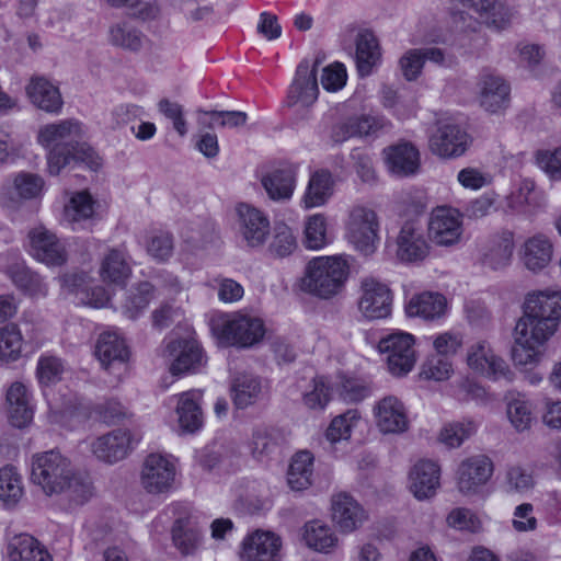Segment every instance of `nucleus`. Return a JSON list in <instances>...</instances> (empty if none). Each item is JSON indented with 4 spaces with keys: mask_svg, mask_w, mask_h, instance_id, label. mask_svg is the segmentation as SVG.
Returning <instances> with one entry per match:
<instances>
[{
    "mask_svg": "<svg viewBox=\"0 0 561 561\" xmlns=\"http://www.w3.org/2000/svg\"><path fill=\"white\" fill-rule=\"evenodd\" d=\"M30 479L49 497L65 494L76 504H83L93 495L89 478L78 471L59 450L34 454L31 458Z\"/></svg>",
    "mask_w": 561,
    "mask_h": 561,
    "instance_id": "f257e3e1",
    "label": "nucleus"
},
{
    "mask_svg": "<svg viewBox=\"0 0 561 561\" xmlns=\"http://www.w3.org/2000/svg\"><path fill=\"white\" fill-rule=\"evenodd\" d=\"M81 135V124L75 119L39 127L37 142L47 150V171L50 175H58L71 161L83 162L93 170L100 168L101 161L94 150L85 144H78Z\"/></svg>",
    "mask_w": 561,
    "mask_h": 561,
    "instance_id": "f03ea898",
    "label": "nucleus"
},
{
    "mask_svg": "<svg viewBox=\"0 0 561 561\" xmlns=\"http://www.w3.org/2000/svg\"><path fill=\"white\" fill-rule=\"evenodd\" d=\"M348 273L344 255L317 256L306 266L300 288L318 298L330 299L342 291Z\"/></svg>",
    "mask_w": 561,
    "mask_h": 561,
    "instance_id": "7ed1b4c3",
    "label": "nucleus"
},
{
    "mask_svg": "<svg viewBox=\"0 0 561 561\" xmlns=\"http://www.w3.org/2000/svg\"><path fill=\"white\" fill-rule=\"evenodd\" d=\"M523 313L515 325L512 360L522 369L538 366L546 353L547 342L557 332L556 328Z\"/></svg>",
    "mask_w": 561,
    "mask_h": 561,
    "instance_id": "20e7f679",
    "label": "nucleus"
},
{
    "mask_svg": "<svg viewBox=\"0 0 561 561\" xmlns=\"http://www.w3.org/2000/svg\"><path fill=\"white\" fill-rule=\"evenodd\" d=\"M213 332L226 345L247 348L263 340L265 325L260 317L239 310L222 316L213 324Z\"/></svg>",
    "mask_w": 561,
    "mask_h": 561,
    "instance_id": "39448f33",
    "label": "nucleus"
},
{
    "mask_svg": "<svg viewBox=\"0 0 561 561\" xmlns=\"http://www.w3.org/2000/svg\"><path fill=\"white\" fill-rule=\"evenodd\" d=\"M176 476V458L170 454L153 451L144 458L138 482L141 490L149 495H165L174 490Z\"/></svg>",
    "mask_w": 561,
    "mask_h": 561,
    "instance_id": "423d86ee",
    "label": "nucleus"
},
{
    "mask_svg": "<svg viewBox=\"0 0 561 561\" xmlns=\"http://www.w3.org/2000/svg\"><path fill=\"white\" fill-rule=\"evenodd\" d=\"M346 238L360 254H374L380 241L379 220L375 210L365 206H354L346 224Z\"/></svg>",
    "mask_w": 561,
    "mask_h": 561,
    "instance_id": "0eeeda50",
    "label": "nucleus"
},
{
    "mask_svg": "<svg viewBox=\"0 0 561 561\" xmlns=\"http://www.w3.org/2000/svg\"><path fill=\"white\" fill-rule=\"evenodd\" d=\"M414 344V336L403 331H393L380 339L378 350L385 355L391 375L405 376L414 368L416 363Z\"/></svg>",
    "mask_w": 561,
    "mask_h": 561,
    "instance_id": "6e6552de",
    "label": "nucleus"
},
{
    "mask_svg": "<svg viewBox=\"0 0 561 561\" xmlns=\"http://www.w3.org/2000/svg\"><path fill=\"white\" fill-rule=\"evenodd\" d=\"M465 232L462 214L450 206L435 207L427 220V239L439 248H451L462 241Z\"/></svg>",
    "mask_w": 561,
    "mask_h": 561,
    "instance_id": "1a4fd4ad",
    "label": "nucleus"
},
{
    "mask_svg": "<svg viewBox=\"0 0 561 561\" xmlns=\"http://www.w3.org/2000/svg\"><path fill=\"white\" fill-rule=\"evenodd\" d=\"M466 364L472 374L490 380H499L511 375L506 360L485 340L468 345Z\"/></svg>",
    "mask_w": 561,
    "mask_h": 561,
    "instance_id": "9d476101",
    "label": "nucleus"
},
{
    "mask_svg": "<svg viewBox=\"0 0 561 561\" xmlns=\"http://www.w3.org/2000/svg\"><path fill=\"white\" fill-rule=\"evenodd\" d=\"M371 414L376 428L382 435H401L410 430L409 409L396 396H386L376 401Z\"/></svg>",
    "mask_w": 561,
    "mask_h": 561,
    "instance_id": "9b49d317",
    "label": "nucleus"
},
{
    "mask_svg": "<svg viewBox=\"0 0 561 561\" xmlns=\"http://www.w3.org/2000/svg\"><path fill=\"white\" fill-rule=\"evenodd\" d=\"M140 436L128 428H116L94 439L92 454L101 461L116 463L125 459L138 445Z\"/></svg>",
    "mask_w": 561,
    "mask_h": 561,
    "instance_id": "f8f14e48",
    "label": "nucleus"
},
{
    "mask_svg": "<svg viewBox=\"0 0 561 561\" xmlns=\"http://www.w3.org/2000/svg\"><path fill=\"white\" fill-rule=\"evenodd\" d=\"M330 516L337 530L344 535L359 530L369 519L367 510L346 492L331 496Z\"/></svg>",
    "mask_w": 561,
    "mask_h": 561,
    "instance_id": "ddd939ff",
    "label": "nucleus"
},
{
    "mask_svg": "<svg viewBox=\"0 0 561 561\" xmlns=\"http://www.w3.org/2000/svg\"><path fill=\"white\" fill-rule=\"evenodd\" d=\"M392 308V291L389 286L374 276H366L360 282L358 309L369 320L385 319Z\"/></svg>",
    "mask_w": 561,
    "mask_h": 561,
    "instance_id": "4468645a",
    "label": "nucleus"
},
{
    "mask_svg": "<svg viewBox=\"0 0 561 561\" xmlns=\"http://www.w3.org/2000/svg\"><path fill=\"white\" fill-rule=\"evenodd\" d=\"M30 254L48 267H58L68 260L66 244L57 234L44 226L34 227L28 232Z\"/></svg>",
    "mask_w": 561,
    "mask_h": 561,
    "instance_id": "2eb2a0df",
    "label": "nucleus"
},
{
    "mask_svg": "<svg viewBox=\"0 0 561 561\" xmlns=\"http://www.w3.org/2000/svg\"><path fill=\"white\" fill-rule=\"evenodd\" d=\"M4 399L10 424L18 428L28 426L35 413L32 386L21 380L12 381L5 389Z\"/></svg>",
    "mask_w": 561,
    "mask_h": 561,
    "instance_id": "dca6fc26",
    "label": "nucleus"
},
{
    "mask_svg": "<svg viewBox=\"0 0 561 561\" xmlns=\"http://www.w3.org/2000/svg\"><path fill=\"white\" fill-rule=\"evenodd\" d=\"M282 538L270 530L256 529L241 541L240 561H279Z\"/></svg>",
    "mask_w": 561,
    "mask_h": 561,
    "instance_id": "f3484780",
    "label": "nucleus"
},
{
    "mask_svg": "<svg viewBox=\"0 0 561 561\" xmlns=\"http://www.w3.org/2000/svg\"><path fill=\"white\" fill-rule=\"evenodd\" d=\"M494 466L485 455L463 459L457 469V488L462 494H477L491 479Z\"/></svg>",
    "mask_w": 561,
    "mask_h": 561,
    "instance_id": "a211bd4d",
    "label": "nucleus"
},
{
    "mask_svg": "<svg viewBox=\"0 0 561 561\" xmlns=\"http://www.w3.org/2000/svg\"><path fill=\"white\" fill-rule=\"evenodd\" d=\"M238 229L242 241L249 248H261L271 232V222L262 210L249 205L237 206Z\"/></svg>",
    "mask_w": 561,
    "mask_h": 561,
    "instance_id": "6ab92c4d",
    "label": "nucleus"
},
{
    "mask_svg": "<svg viewBox=\"0 0 561 561\" xmlns=\"http://www.w3.org/2000/svg\"><path fill=\"white\" fill-rule=\"evenodd\" d=\"M468 146V134L453 122H440L430 138L432 152L442 158L460 157L466 152Z\"/></svg>",
    "mask_w": 561,
    "mask_h": 561,
    "instance_id": "aec40b11",
    "label": "nucleus"
},
{
    "mask_svg": "<svg viewBox=\"0 0 561 561\" xmlns=\"http://www.w3.org/2000/svg\"><path fill=\"white\" fill-rule=\"evenodd\" d=\"M553 252L551 238L543 232H537L524 239L517 254L527 271L539 273L549 266Z\"/></svg>",
    "mask_w": 561,
    "mask_h": 561,
    "instance_id": "412c9836",
    "label": "nucleus"
},
{
    "mask_svg": "<svg viewBox=\"0 0 561 561\" xmlns=\"http://www.w3.org/2000/svg\"><path fill=\"white\" fill-rule=\"evenodd\" d=\"M477 88L479 103L485 111L497 113L507 107L511 87L502 76L483 71L479 76Z\"/></svg>",
    "mask_w": 561,
    "mask_h": 561,
    "instance_id": "4be33fe9",
    "label": "nucleus"
},
{
    "mask_svg": "<svg viewBox=\"0 0 561 561\" xmlns=\"http://www.w3.org/2000/svg\"><path fill=\"white\" fill-rule=\"evenodd\" d=\"M453 3L472 10L486 27L494 31L508 28L516 15L514 8L500 0H450Z\"/></svg>",
    "mask_w": 561,
    "mask_h": 561,
    "instance_id": "5701e85b",
    "label": "nucleus"
},
{
    "mask_svg": "<svg viewBox=\"0 0 561 561\" xmlns=\"http://www.w3.org/2000/svg\"><path fill=\"white\" fill-rule=\"evenodd\" d=\"M397 259L405 263L423 261L430 253V245L424 238L422 227L416 221L402 225L396 239Z\"/></svg>",
    "mask_w": 561,
    "mask_h": 561,
    "instance_id": "b1692460",
    "label": "nucleus"
},
{
    "mask_svg": "<svg viewBox=\"0 0 561 561\" xmlns=\"http://www.w3.org/2000/svg\"><path fill=\"white\" fill-rule=\"evenodd\" d=\"M318 94L316 68L308 60H302L288 88L287 104L288 106L308 107L317 101Z\"/></svg>",
    "mask_w": 561,
    "mask_h": 561,
    "instance_id": "393cba45",
    "label": "nucleus"
},
{
    "mask_svg": "<svg viewBox=\"0 0 561 561\" xmlns=\"http://www.w3.org/2000/svg\"><path fill=\"white\" fill-rule=\"evenodd\" d=\"M301 543L309 550L321 553H334L341 547V539L337 533L322 519H310L306 522L300 530Z\"/></svg>",
    "mask_w": 561,
    "mask_h": 561,
    "instance_id": "a878e982",
    "label": "nucleus"
},
{
    "mask_svg": "<svg viewBox=\"0 0 561 561\" xmlns=\"http://www.w3.org/2000/svg\"><path fill=\"white\" fill-rule=\"evenodd\" d=\"M440 486V468L432 460H420L409 471L408 489L419 501L430 500Z\"/></svg>",
    "mask_w": 561,
    "mask_h": 561,
    "instance_id": "bb28decb",
    "label": "nucleus"
},
{
    "mask_svg": "<svg viewBox=\"0 0 561 561\" xmlns=\"http://www.w3.org/2000/svg\"><path fill=\"white\" fill-rule=\"evenodd\" d=\"M524 313L558 330L561 318V293L542 290L528 294L524 304Z\"/></svg>",
    "mask_w": 561,
    "mask_h": 561,
    "instance_id": "cd10ccee",
    "label": "nucleus"
},
{
    "mask_svg": "<svg viewBox=\"0 0 561 561\" xmlns=\"http://www.w3.org/2000/svg\"><path fill=\"white\" fill-rule=\"evenodd\" d=\"M382 159L387 171L399 178L416 173L420 167V152L408 141L397 142L382 150Z\"/></svg>",
    "mask_w": 561,
    "mask_h": 561,
    "instance_id": "c85d7f7f",
    "label": "nucleus"
},
{
    "mask_svg": "<svg viewBox=\"0 0 561 561\" xmlns=\"http://www.w3.org/2000/svg\"><path fill=\"white\" fill-rule=\"evenodd\" d=\"M173 375L196 371L204 364L202 348L193 337L172 340L167 345Z\"/></svg>",
    "mask_w": 561,
    "mask_h": 561,
    "instance_id": "c756f323",
    "label": "nucleus"
},
{
    "mask_svg": "<svg viewBox=\"0 0 561 561\" xmlns=\"http://www.w3.org/2000/svg\"><path fill=\"white\" fill-rule=\"evenodd\" d=\"M389 125L390 123L383 117L371 115L351 116L332 128L331 137L334 142H344L353 137L375 135Z\"/></svg>",
    "mask_w": 561,
    "mask_h": 561,
    "instance_id": "7c9ffc66",
    "label": "nucleus"
},
{
    "mask_svg": "<svg viewBox=\"0 0 561 561\" xmlns=\"http://www.w3.org/2000/svg\"><path fill=\"white\" fill-rule=\"evenodd\" d=\"M514 250L513 231L502 230L489 239L482 254V265L492 271H502L512 263Z\"/></svg>",
    "mask_w": 561,
    "mask_h": 561,
    "instance_id": "2f4dec72",
    "label": "nucleus"
},
{
    "mask_svg": "<svg viewBox=\"0 0 561 561\" xmlns=\"http://www.w3.org/2000/svg\"><path fill=\"white\" fill-rule=\"evenodd\" d=\"M91 277L83 272H73L60 277L61 286L79 297V300L93 308L106 307L110 301V295L105 288L96 286L89 287Z\"/></svg>",
    "mask_w": 561,
    "mask_h": 561,
    "instance_id": "473e14b6",
    "label": "nucleus"
},
{
    "mask_svg": "<svg viewBox=\"0 0 561 561\" xmlns=\"http://www.w3.org/2000/svg\"><path fill=\"white\" fill-rule=\"evenodd\" d=\"M31 103L49 114H59L64 101L59 88L45 77H33L26 85Z\"/></svg>",
    "mask_w": 561,
    "mask_h": 561,
    "instance_id": "72a5a7b5",
    "label": "nucleus"
},
{
    "mask_svg": "<svg viewBox=\"0 0 561 561\" xmlns=\"http://www.w3.org/2000/svg\"><path fill=\"white\" fill-rule=\"evenodd\" d=\"M199 390H188L178 396L176 415L179 427L185 433H194L203 426V412Z\"/></svg>",
    "mask_w": 561,
    "mask_h": 561,
    "instance_id": "f704fd0d",
    "label": "nucleus"
},
{
    "mask_svg": "<svg viewBox=\"0 0 561 561\" xmlns=\"http://www.w3.org/2000/svg\"><path fill=\"white\" fill-rule=\"evenodd\" d=\"M546 197L536 183L530 179H523L517 187L506 197V207L519 214H529L542 207Z\"/></svg>",
    "mask_w": 561,
    "mask_h": 561,
    "instance_id": "c9c22d12",
    "label": "nucleus"
},
{
    "mask_svg": "<svg viewBox=\"0 0 561 561\" xmlns=\"http://www.w3.org/2000/svg\"><path fill=\"white\" fill-rule=\"evenodd\" d=\"M405 310L409 317L437 320L447 314L448 302L442 294L425 291L414 295L407 304Z\"/></svg>",
    "mask_w": 561,
    "mask_h": 561,
    "instance_id": "e433bc0d",
    "label": "nucleus"
},
{
    "mask_svg": "<svg viewBox=\"0 0 561 561\" xmlns=\"http://www.w3.org/2000/svg\"><path fill=\"white\" fill-rule=\"evenodd\" d=\"M128 355L125 340L118 333L107 331L100 334L95 345V356L105 369L116 364L123 365L128 359Z\"/></svg>",
    "mask_w": 561,
    "mask_h": 561,
    "instance_id": "4c0bfd02",
    "label": "nucleus"
},
{
    "mask_svg": "<svg viewBox=\"0 0 561 561\" xmlns=\"http://www.w3.org/2000/svg\"><path fill=\"white\" fill-rule=\"evenodd\" d=\"M334 192V180L330 171H314L309 179L301 203L304 208L321 207L328 203Z\"/></svg>",
    "mask_w": 561,
    "mask_h": 561,
    "instance_id": "58836bf2",
    "label": "nucleus"
},
{
    "mask_svg": "<svg viewBox=\"0 0 561 561\" xmlns=\"http://www.w3.org/2000/svg\"><path fill=\"white\" fill-rule=\"evenodd\" d=\"M262 185L273 201H288L296 187V169L285 167L276 169L262 178Z\"/></svg>",
    "mask_w": 561,
    "mask_h": 561,
    "instance_id": "ea45409f",
    "label": "nucleus"
},
{
    "mask_svg": "<svg viewBox=\"0 0 561 561\" xmlns=\"http://www.w3.org/2000/svg\"><path fill=\"white\" fill-rule=\"evenodd\" d=\"M5 273L12 283L25 295L36 299L47 296V284L41 275L31 271L24 263L16 262L12 264Z\"/></svg>",
    "mask_w": 561,
    "mask_h": 561,
    "instance_id": "a19ab883",
    "label": "nucleus"
},
{
    "mask_svg": "<svg viewBox=\"0 0 561 561\" xmlns=\"http://www.w3.org/2000/svg\"><path fill=\"white\" fill-rule=\"evenodd\" d=\"M506 417L517 433L529 431L535 422L534 408L523 393H510L505 398Z\"/></svg>",
    "mask_w": 561,
    "mask_h": 561,
    "instance_id": "79ce46f5",
    "label": "nucleus"
},
{
    "mask_svg": "<svg viewBox=\"0 0 561 561\" xmlns=\"http://www.w3.org/2000/svg\"><path fill=\"white\" fill-rule=\"evenodd\" d=\"M356 66L362 77L369 76L380 64L381 53L376 36L369 31L358 33L356 37Z\"/></svg>",
    "mask_w": 561,
    "mask_h": 561,
    "instance_id": "37998d69",
    "label": "nucleus"
},
{
    "mask_svg": "<svg viewBox=\"0 0 561 561\" xmlns=\"http://www.w3.org/2000/svg\"><path fill=\"white\" fill-rule=\"evenodd\" d=\"M174 546L182 554H193L203 545V534L191 517H179L172 528Z\"/></svg>",
    "mask_w": 561,
    "mask_h": 561,
    "instance_id": "c03bdc74",
    "label": "nucleus"
},
{
    "mask_svg": "<svg viewBox=\"0 0 561 561\" xmlns=\"http://www.w3.org/2000/svg\"><path fill=\"white\" fill-rule=\"evenodd\" d=\"M25 494L23 477L14 466L0 468V503L5 507H15Z\"/></svg>",
    "mask_w": 561,
    "mask_h": 561,
    "instance_id": "a18cd8bd",
    "label": "nucleus"
},
{
    "mask_svg": "<svg viewBox=\"0 0 561 561\" xmlns=\"http://www.w3.org/2000/svg\"><path fill=\"white\" fill-rule=\"evenodd\" d=\"M8 556L10 561H51L47 549L30 535L14 537L9 545Z\"/></svg>",
    "mask_w": 561,
    "mask_h": 561,
    "instance_id": "49530a36",
    "label": "nucleus"
},
{
    "mask_svg": "<svg viewBox=\"0 0 561 561\" xmlns=\"http://www.w3.org/2000/svg\"><path fill=\"white\" fill-rule=\"evenodd\" d=\"M100 276L104 283L123 286L130 276L131 270L123 251L112 249L103 257Z\"/></svg>",
    "mask_w": 561,
    "mask_h": 561,
    "instance_id": "de8ad7c7",
    "label": "nucleus"
},
{
    "mask_svg": "<svg viewBox=\"0 0 561 561\" xmlns=\"http://www.w3.org/2000/svg\"><path fill=\"white\" fill-rule=\"evenodd\" d=\"M94 204L95 202L88 192L73 194L69 203L65 206V221L70 225L72 230L83 228L84 224L94 216Z\"/></svg>",
    "mask_w": 561,
    "mask_h": 561,
    "instance_id": "09e8293b",
    "label": "nucleus"
},
{
    "mask_svg": "<svg viewBox=\"0 0 561 561\" xmlns=\"http://www.w3.org/2000/svg\"><path fill=\"white\" fill-rule=\"evenodd\" d=\"M263 393L261 380L250 374L238 376L231 386V397L233 404L238 409H245L254 404Z\"/></svg>",
    "mask_w": 561,
    "mask_h": 561,
    "instance_id": "8fccbe9b",
    "label": "nucleus"
},
{
    "mask_svg": "<svg viewBox=\"0 0 561 561\" xmlns=\"http://www.w3.org/2000/svg\"><path fill=\"white\" fill-rule=\"evenodd\" d=\"M360 423L362 413L357 409H350L331 420L325 430V438L331 444L347 442Z\"/></svg>",
    "mask_w": 561,
    "mask_h": 561,
    "instance_id": "3c124183",
    "label": "nucleus"
},
{
    "mask_svg": "<svg viewBox=\"0 0 561 561\" xmlns=\"http://www.w3.org/2000/svg\"><path fill=\"white\" fill-rule=\"evenodd\" d=\"M460 18L468 19L469 24L457 36L454 47L462 56L479 55L486 45V37L477 31L479 22L476 19L468 13H461Z\"/></svg>",
    "mask_w": 561,
    "mask_h": 561,
    "instance_id": "603ef678",
    "label": "nucleus"
},
{
    "mask_svg": "<svg viewBox=\"0 0 561 561\" xmlns=\"http://www.w3.org/2000/svg\"><path fill=\"white\" fill-rule=\"evenodd\" d=\"M313 473V456L307 450L297 453L287 472L288 485L296 491L307 489L311 484Z\"/></svg>",
    "mask_w": 561,
    "mask_h": 561,
    "instance_id": "864d4df0",
    "label": "nucleus"
},
{
    "mask_svg": "<svg viewBox=\"0 0 561 561\" xmlns=\"http://www.w3.org/2000/svg\"><path fill=\"white\" fill-rule=\"evenodd\" d=\"M330 243L328 221L323 214H313L306 218L304 244L309 250H320Z\"/></svg>",
    "mask_w": 561,
    "mask_h": 561,
    "instance_id": "5fc2aeb1",
    "label": "nucleus"
},
{
    "mask_svg": "<svg viewBox=\"0 0 561 561\" xmlns=\"http://www.w3.org/2000/svg\"><path fill=\"white\" fill-rule=\"evenodd\" d=\"M23 335L15 323L0 328V362H16L22 354Z\"/></svg>",
    "mask_w": 561,
    "mask_h": 561,
    "instance_id": "6e6d98bb",
    "label": "nucleus"
},
{
    "mask_svg": "<svg viewBox=\"0 0 561 561\" xmlns=\"http://www.w3.org/2000/svg\"><path fill=\"white\" fill-rule=\"evenodd\" d=\"M332 399V389L324 377L313 378L302 392V404L311 411H323Z\"/></svg>",
    "mask_w": 561,
    "mask_h": 561,
    "instance_id": "4d7b16f0",
    "label": "nucleus"
},
{
    "mask_svg": "<svg viewBox=\"0 0 561 561\" xmlns=\"http://www.w3.org/2000/svg\"><path fill=\"white\" fill-rule=\"evenodd\" d=\"M477 430L478 425L472 420L451 422L442 427L438 440L449 448H458L474 435Z\"/></svg>",
    "mask_w": 561,
    "mask_h": 561,
    "instance_id": "13d9d810",
    "label": "nucleus"
},
{
    "mask_svg": "<svg viewBox=\"0 0 561 561\" xmlns=\"http://www.w3.org/2000/svg\"><path fill=\"white\" fill-rule=\"evenodd\" d=\"M108 41L113 46L137 51L142 45L145 37L137 28L126 22H119L110 27Z\"/></svg>",
    "mask_w": 561,
    "mask_h": 561,
    "instance_id": "bf43d9fd",
    "label": "nucleus"
},
{
    "mask_svg": "<svg viewBox=\"0 0 561 561\" xmlns=\"http://www.w3.org/2000/svg\"><path fill=\"white\" fill-rule=\"evenodd\" d=\"M248 115L242 111H198V123L213 128L215 126L236 128L247 123Z\"/></svg>",
    "mask_w": 561,
    "mask_h": 561,
    "instance_id": "052dcab7",
    "label": "nucleus"
},
{
    "mask_svg": "<svg viewBox=\"0 0 561 561\" xmlns=\"http://www.w3.org/2000/svg\"><path fill=\"white\" fill-rule=\"evenodd\" d=\"M153 297V286L150 283H141L131 290L124 304L122 312L128 319H136L149 305Z\"/></svg>",
    "mask_w": 561,
    "mask_h": 561,
    "instance_id": "680f3d73",
    "label": "nucleus"
},
{
    "mask_svg": "<svg viewBox=\"0 0 561 561\" xmlns=\"http://www.w3.org/2000/svg\"><path fill=\"white\" fill-rule=\"evenodd\" d=\"M278 446V433L274 428L259 427L253 432L250 443L252 456L263 461L268 458Z\"/></svg>",
    "mask_w": 561,
    "mask_h": 561,
    "instance_id": "e2e57ef3",
    "label": "nucleus"
},
{
    "mask_svg": "<svg viewBox=\"0 0 561 561\" xmlns=\"http://www.w3.org/2000/svg\"><path fill=\"white\" fill-rule=\"evenodd\" d=\"M45 182L42 176L28 172H20L12 178L11 188L21 199L38 198L44 191Z\"/></svg>",
    "mask_w": 561,
    "mask_h": 561,
    "instance_id": "0e129e2a",
    "label": "nucleus"
},
{
    "mask_svg": "<svg viewBox=\"0 0 561 561\" xmlns=\"http://www.w3.org/2000/svg\"><path fill=\"white\" fill-rule=\"evenodd\" d=\"M65 364L61 358L53 355H42L36 365V377L42 386H49L61 380Z\"/></svg>",
    "mask_w": 561,
    "mask_h": 561,
    "instance_id": "69168bd1",
    "label": "nucleus"
},
{
    "mask_svg": "<svg viewBox=\"0 0 561 561\" xmlns=\"http://www.w3.org/2000/svg\"><path fill=\"white\" fill-rule=\"evenodd\" d=\"M454 366L451 358L438 354L428 356L423 363L420 376L423 379L444 381L451 377Z\"/></svg>",
    "mask_w": 561,
    "mask_h": 561,
    "instance_id": "338daca9",
    "label": "nucleus"
},
{
    "mask_svg": "<svg viewBox=\"0 0 561 561\" xmlns=\"http://www.w3.org/2000/svg\"><path fill=\"white\" fill-rule=\"evenodd\" d=\"M535 485L533 473L519 465L510 466L505 472L504 486L508 493H526Z\"/></svg>",
    "mask_w": 561,
    "mask_h": 561,
    "instance_id": "774afa93",
    "label": "nucleus"
}]
</instances>
